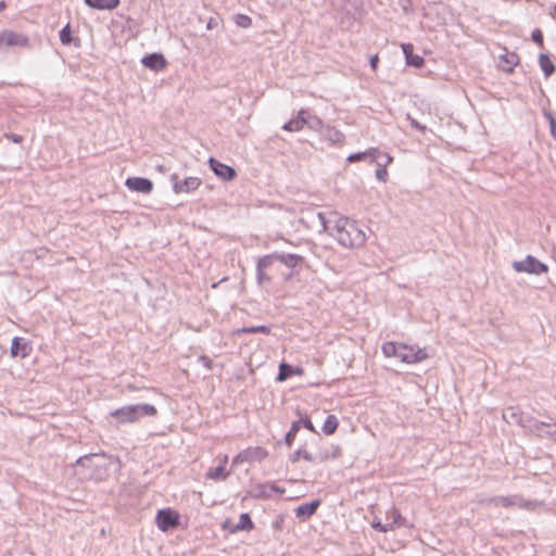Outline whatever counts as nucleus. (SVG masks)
<instances>
[{"mask_svg":"<svg viewBox=\"0 0 556 556\" xmlns=\"http://www.w3.org/2000/svg\"><path fill=\"white\" fill-rule=\"evenodd\" d=\"M60 40L63 45H70L72 42V35L70 25L64 26L60 31Z\"/></svg>","mask_w":556,"mask_h":556,"instance_id":"4c0bfd02","label":"nucleus"},{"mask_svg":"<svg viewBox=\"0 0 556 556\" xmlns=\"http://www.w3.org/2000/svg\"><path fill=\"white\" fill-rule=\"evenodd\" d=\"M543 113H544V116L547 118L549 124L553 123V122H556L554 115L552 114V112H549L547 110H544Z\"/></svg>","mask_w":556,"mask_h":556,"instance_id":"3c124183","label":"nucleus"},{"mask_svg":"<svg viewBox=\"0 0 556 556\" xmlns=\"http://www.w3.org/2000/svg\"><path fill=\"white\" fill-rule=\"evenodd\" d=\"M157 169L161 172V173H164L165 172V167L163 165H159L157 166Z\"/></svg>","mask_w":556,"mask_h":556,"instance_id":"6e6d98bb","label":"nucleus"},{"mask_svg":"<svg viewBox=\"0 0 556 556\" xmlns=\"http://www.w3.org/2000/svg\"><path fill=\"white\" fill-rule=\"evenodd\" d=\"M235 23L242 28H249L252 25V18L245 14H237L235 16Z\"/></svg>","mask_w":556,"mask_h":556,"instance_id":"72a5a7b5","label":"nucleus"},{"mask_svg":"<svg viewBox=\"0 0 556 556\" xmlns=\"http://www.w3.org/2000/svg\"><path fill=\"white\" fill-rule=\"evenodd\" d=\"M125 185L131 191L149 194L153 190V184L150 179L143 177H129Z\"/></svg>","mask_w":556,"mask_h":556,"instance_id":"1a4fd4ad","label":"nucleus"},{"mask_svg":"<svg viewBox=\"0 0 556 556\" xmlns=\"http://www.w3.org/2000/svg\"><path fill=\"white\" fill-rule=\"evenodd\" d=\"M85 3L91 9L112 11L121 4V0H85Z\"/></svg>","mask_w":556,"mask_h":556,"instance_id":"a211bd4d","label":"nucleus"},{"mask_svg":"<svg viewBox=\"0 0 556 556\" xmlns=\"http://www.w3.org/2000/svg\"><path fill=\"white\" fill-rule=\"evenodd\" d=\"M381 349L384 356L397 357L400 361L407 364L421 362L428 356L422 349L406 344H396L394 342H386Z\"/></svg>","mask_w":556,"mask_h":556,"instance_id":"7ed1b4c3","label":"nucleus"},{"mask_svg":"<svg viewBox=\"0 0 556 556\" xmlns=\"http://www.w3.org/2000/svg\"><path fill=\"white\" fill-rule=\"evenodd\" d=\"M29 346L28 344L18 337H14L12 339L10 353L12 357H26L29 354Z\"/></svg>","mask_w":556,"mask_h":556,"instance_id":"4468645a","label":"nucleus"},{"mask_svg":"<svg viewBox=\"0 0 556 556\" xmlns=\"http://www.w3.org/2000/svg\"><path fill=\"white\" fill-rule=\"evenodd\" d=\"M301 457H302L303 459L307 460V462H313V456H312L308 452H306V451H301V450H298V451H295V452L292 454V456H291V460H292L293 463H295V462H298Z\"/></svg>","mask_w":556,"mask_h":556,"instance_id":"58836bf2","label":"nucleus"},{"mask_svg":"<svg viewBox=\"0 0 556 556\" xmlns=\"http://www.w3.org/2000/svg\"><path fill=\"white\" fill-rule=\"evenodd\" d=\"M103 459V455L100 454H89L79 457L75 465L81 468H86L89 472L83 473L85 478L94 479L100 478L99 469L103 467V465L99 462Z\"/></svg>","mask_w":556,"mask_h":556,"instance_id":"39448f33","label":"nucleus"},{"mask_svg":"<svg viewBox=\"0 0 556 556\" xmlns=\"http://www.w3.org/2000/svg\"><path fill=\"white\" fill-rule=\"evenodd\" d=\"M309 129L312 130H316V131H319L320 134H323L326 125H324L323 121L320 118H318L317 116H312L309 113H308V116H306V124H305Z\"/></svg>","mask_w":556,"mask_h":556,"instance_id":"cd10ccee","label":"nucleus"},{"mask_svg":"<svg viewBox=\"0 0 556 556\" xmlns=\"http://www.w3.org/2000/svg\"><path fill=\"white\" fill-rule=\"evenodd\" d=\"M387 519H391V521H388L389 523H393V528L395 526H400L402 525L401 520H402V516L400 514V511L395 508H392L390 511L387 513Z\"/></svg>","mask_w":556,"mask_h":556,"instance_id":"f704fd0d","label":"nucleus"},{"mask_svg":"<svg viewBox=\"0 0 556 556\" xmlns=\"http://www.w3.org/2000/svg\"><path fill=\"white\" fill-rule=\"evenodd\" d=\"M306 116H308L307 110H300L296 117L290 119L283 125V129L287 131H299L303 129L306 124Z\"/></svg>","mask_w":556,"mask_h":556,"instance_id":"f8f14e48","label":"nucleus"},{"mask_svg":"<svg viewBox=\"0 0 556 556\" xmlns=\"http://www.w3.org/2000/svg\"><path fill=\"white\" fill-rule=\"evenodd\" d=\"M142 64L146 67L157 72L166 66V60L163 54L151 53L142 59Z\"/></svg>","mask_w":556,"mask_h":556,"instance_id":"ddd939ff","label":"nucleus"},{"mask_svg":"<svg viewBox=\"0 0 556 556\" xmlns=\"http://www.w3.org/2000/svg\"><path fill=\"white\" fill-rule=\"evenodd\" d=\"M253 522H252V519L251 517L249 516V514L247 513H243L240 515V520L239 522L235 526V528L232 529V532L235 531H241V530H252L253 529Z\"/></svg>","mask_w":556,"mask_h":556,"instance_id":"a878e982","label":"nucleus"},{"mask_svg":"<svg viewBox=\"0 0 556 556\" xmlns=\"http://www.w3.org/2000/svg\"><path fill=\"white\" fill-rule=\"evenodd\" d=\"M277 261L289 268H295L303 262V256L292 253H277Z\"/></svg>","mask_w":556,"mask_h":556,"instance_id":"412c9836","label":"nucleus"},{"mask_svg":"<svg viewBox=\"0 0 556 556\" xmlns=\"http://www.w3.org/2000/svg\"><path fill=\"white\" fill-rule=\"evenodd\" d=\"M199 362L207 369H212L213 362L210 357L206 355H201L199 357Z\"/></svg>","mask_w":556,"mask_h":556,"instance_id":"49530a36","label":"nucleus"},{"mask_svg":"<svg viewBox=\"0 0 556 556\" xmlns=\"http://www.w3.org/2000/svg\"><path fill=\"white\" fill-rule=\"evenodd\" d=\"M551 134L556 139V122L549 124Z\"/></svg>","mask_w":556,"mask_h":556,"instance_id":"603ef678","label":"nucleus"},{"mask_svg":"<svg viewBox=\"0 0 556 556\" xmlns=\"http://www.w3.org/2000/svg\"><path fill=\"white\" fill-rule=\"evenodd\" d=\"M402 50L405 55L406 64L414 67H420L424 64V59L420 55L414 54V46L412 43H403Z\"/></svg>","mask_w":556,"mask_h":556,"instance_id":"2eb2a0df","label":"nucleus"},{"mask_svg":"<svg viewBox=\"0 0 556 556\" xmlns=\"http://www.w3.org/2000/svg\"><path fill=\"white\" fill-rule=\"evenodd\" d=\"M321 136L332 144L342 146L345 141L344 134L329 125H326Z\"/></svg>","mask_w":556,"mask_h":556,"instance_id":"dca6fc26","label":"nucleus"},{"mask_svg":"<svg viewBox=\"0 0 556 556\" xmlns=\"http://www.w3.org/2000/svg\"><path fill=\"white\" fill-rule=\"evenodd\" d=\"M227 477L228 473L225 472V467H223V465L210 468L206 472V478L212 480H225Z\"/></svg>","mask_w":556,"mask_h":556,"instance_id":"bb28decb","label":"nucleus"},{"mask_svg":"<svg viewBox=\"0 0 556 556\" xmlns=\"http://www.w3.org/2000/svg\"><path fill=\"white\" fill-rule=\"evenodd\" d=\"M500 67L503 71L510 73L513 72L514 67L518 64L519 56L515 52L506 51L504 54L500 56Z\"/></svg>","mask_w":556,"mask_h":556,"instance_id":"f3484780","label":"nucleus"},{"mask_svg":"<svg viewBox=\"0 0 556 556\" xmlns=\"http://www.w3.org/2000/svg\"><path fill=\"white\" fill-rule=\"evenodd\" d=\"M27 37L21 34L11 30H3L0 33V49L10 47H24L27 45Z\"/></svg>","mask_w":556,"mask_h":556,"instance_id":"6e6552de","label":"nucleus"},{"mask_svg":"<svg viewBox=\"0 0 556 556\" xmlns=\"http://www.w3.org/2000/svg\"><path fill=\"white\" fill-rule=\"evenodd\" d=\"M292 374V367L288 364L282 363L279 367L278 380L283 381Z\"/></svg>","mask_w":556,"mask_h":556,"instance_id":"e433bc0d","label":"nucleus"},{"mask_svg":"<svg viewBox=\"0 0 556 556\" xmlns=\"http://www.w3.org/2000/svg\"><path fill=\"white\" fill-rule=\"evenodd\" d=\"M7 8V4L4 1H0V12L3 11Z\"/></svg>","mask_w":556,"mask_h":556,"instance_id":"5fc2aeb1","label":"nucleus"},{"mask_svg":"<svg viewBox=\"0 0 556 556\" xmlns=\"http://www.w3.org/2000/svg\"><path fill=\"white\" fill-rule=\"evenodd\" d=\"M371 526H372V528H375L381 532H388V531L393 530V523H389V522L382 523L381 521L374 520Z\"/></svg>","mask_w":556,"mask_h":556,"instance_id":"ea45409f","label":"nucleus"},{"mask_svg":"<svg viewBox=\"0 0 556 556\" xmlns=\"http://www.w3.org/2000/svg\"><path fill=\"white\" fill-rule=\"evenodd\" d=\"M227 462H228L227 455H223L219 457V465H223V467H226Z\"/></svg>","mask_w":556,"mask_h":556,"instance_id":"864d4df0","label":"nucleus"},{"mask_svg":"<svg viewBox=\"0 0 556 556\" xmlns=\"http://www.w3.org/2000/svg\"><path fill=\"white\" fill-rule=\"evenodd\" d=\"M258 496L268 497L270 495V492H277V493H283V490L279 489L275 484L267 483V484H261L257 486Z\"/></svg>","mask_w":556,"mask_h":556,"instance_id":"c85d7f7f","label":"nucleus"},{"mask_svg":"<svg viewBox=\"0 0 556 556\" xmlns=\"http://www.w3.org/2000/svg\"><path fill=\"white\" fill-rule=\"evenodd\" d=\"M256 280L258 286H265L271 281L265 269L256 267Z\"/></svg>","mask_w":556,"mask_h":556,"instance_id":"c9c22d12","label":"nucleus"},{"mask_svg":"<svg viewBox=\"0 0 556 556\" xmlns=\"http://www.w3.org/2000/svg\"><path fill=\"white\" fill-rule=\"evenodd\" d=\"M367 156H369V150H367L365 152H357V153L350 154L346 160L350 163H354V162L362 161V160L366 159Z\"/></svg>","mask_w":556,"mask_h":556,"instance_id":"a19ab883","label":"nucleus"},{"mask_svg":"<svg viewBox=\"0 0 556 556\" xmlns=\"http://www.w3.org/2000/svg\"><path fill=\"white\" fill-rule=\"evenodd\" d=\"M339 421L334 415H328L323 425V432L327 435L333 434L338 428Z\"/></svg>","mask_w":556,"mask_h":556,"instance_id":"393cba45","label":"nucleus"},{"mask_svg":"<svg viewBox=\"0 0 556 556\" xmlns=\"http://www.w3.org/2000/svg\"><path fill=\"white\" fill-rule=\"evenodd\" d=\"M318 218L324 230L334 237L342 247L359 248L365 243V232L348 217L331 213L326 218L323 213H318Z\"/></svg>","mask_w":556,"mask_h":556,"instance_id":"f257e3e1","label":"nucleus"},{"mask_svg":"<svg viewBox=\"0 0 556 556\" xmlns=\"http://www.w3.org/2000/svg\"><path fill=\"white\" fill-rule=\"evenodd\" d=\"M319 506V501L315 500L309 503H304L295 508V516L298 518H308L315 514Z\"/></svg>","mask_w":556,"mask_h":556,"instance_id":"aec40b11","label":"nucleus"},{"mask_svg":"<svg viewBox=\"0 0 556 556\" xmlns=\"http://www.w3.org/2000/svg\"><path fill=\"white\" fill-rule=\"evenodd\" d=\"M513 268L516 273H528L533 275H541L547 273L548 267L540 262L532 255H527L522 261H515Z\"/></svg>","mask_w":556,"mask_h":556,"instance_id":"20e7f679","label":"nucleus"},{"mask_svg":"<svg viewBox=\"0 0 556 556\" xmlns=\"http://www.w3.org/2000/svg\"><path fill=\"white\" fill-rule=\"evenodd\" d=\"M238 332H242V333L262 332V333L268 334L270 332V329L267 326L261 325V326H253V327H243L240 330H238Z\"/></svg>","mask_w":556,"mask_h":556,"instance_id":"2f4dec72","label":"nucleus"},{"mask_svg":"<svg viewBox=\"0 0 556 556\" xmlns=\"http://www.w3.org/2000/svg\"><path fill=\"white\" fill-rule=\"evenodd\" d=\"M511 500H513V507H518L521 509L536 510L538 508H540L542 506V503L539 501L525 500L519 495H513Z\"/></svg>","mask_w":556,"mask_h":556,"instance_id":"4be33fe9","label":"nucleus"},{"mask_svg":"<svg viewBox=\"0 0 556 556\" xmlns=\"http://www.w3.org/2000/svg\"><path fill=\"white\" fill-rule=\"evenodd\" d=\"M275 261H277V253L264 255L258 258L256 267L266 270L274 264Z\"/></svg>","mask_w":556,"mask_h":556,"instance_id":"7c9ffc66","label":"nucleus"},{"mask_svg":"<svg viewBox=\"0 0 556 556\" xmlns=\"http://www.w3.org/2000/svg\"><path fill=\"white\" fill-rule=\"evenodd\" d=\"M170 179L174 181L173 190L175 193H189L201 186V179L199 177H187L184 180L178 181V175L173 174Z\"/></svg>","mask_w":556,"mask_h":556,"instance_id":"0eeeda50","label":"nucleus"},{"mask_svg":"<svg viewBox=\"0 0 556 556\" xmlns=\"http://www.w3.org/2000/svg\"><path fill=\"white\" fill-rule=\"evenodd\" d=\"M369 157L371 162L382 166H388L393 161V157L389 153L382 152L377 148L369 149Z\"/></svg>","mask_w":556,"mask_h":556,"instance_id":"6ab92c4d","label":"nucleus"},{"mask_svg":"<svg viewBox=\"0 0 556 556\" xmlns=\"http://www.w3.org/2000/svg\"><path fill=\"white\" fill-rule=\"evenodd\" d=\"M4 137L9 140H11L14 143H21L23 141V137L16 134H4Z\"/></svg>","mask_w":556,"mask_h":556,"instance_id":"de8ad7c7","label":"nucleus"},{"mask_svg":"<svg viewBox=\"0 0 556 556\" xmlns=\"http://www.w3.org/2000/svg\"><path fill=\"white\" fill-rule=\"evenodd\" d=\"M219 22L220 20L218 17H210L206 24V29L211 30L217 28L219 26Z\"/></svg>","mask_w":556,"mask_h":556,"instance_id":"a18cd8bd","label":"nucleus"},{"mask_svg":"<svg viewBox=\"0 0 556 556\" xmlns=\"http://www.w3.org/2000/svg\"><path fill=\"white\" fill-rule=\"evenodd\" d=\"M210 166L215 175L225 181H230L236 177V172L232 167L223 164L213 157L210 159Z\"/></svg>","mask_w":556,"mask_h":556,"instance_id":"9b49d317","label":"nucleus"},{"mask_svg":"<svg viewBox=\"0 0 556 556\" xmlns=\"http://www.w3.org/2000/svg\"><path fill=\"white\" fill-rule=\"evenodd\" d=\"M407 119L409 121L412 127H414L418 130H425V127L421 126L416 119L410 117V115H407Z\"/></svg>","mask_w":556,"mask_h":556,"instance_id":"09e8293b","label":"nucleus"},{"mask_svg":"<svg viewBox=\"0 0 556 556\" xmlns=\"http://www.w3.org/2000/svg\"><path fill=\"white\" fill-rule=\"evenodd\" d=\"M267 455V452L262 447L247 448L240 452L232 460L233 465L241 464L244 462H252L255 459H263Z\"/></svg>","mask_w":556,"mask_h":556,"instance_id":"9d476101","label":"nucleus"},{"mask_svg":"<svg viewBox=\"0 0 556 556\" xmlns=\"http://www.w3.org/2000/svg\"><path fill=\"white\" fill-rule=\"evenodd\" d=\"M300 430V421H293L290 430L286 434V443L288 446H291L294 438L296 437L298 431Z\"/></svg>","mask_w":556,"mask_h":556,"instance_id":"473e14b6","label":"nucleus"},{"mask_svg":"<svg viewBox=\"0 0 556 556\" xmlns=\"http://www.w3.org/2000/svg\"><path fill=\"white\" fill-rule=\"evenodd\" d=\"M488 504L492 505L494 507H504V508H511L513 507V500L511 496H493L488 500Z\"/></svg>","mask_w":556,"mask_h":556,"instance_id":"b1692460","label":"nucleus"},{"mask_svg":"<svg viewBox=\"0 0 556 556\" xmlns=\"http://www.w3.org/2000/svg\"><path fill=\"white\" fill-rule=\"evenodd\" d=\"M532 40L540 46L543 45V34L540 29H534L532 31Z\"/></svg>","mask_w":556,"mask_h":556,"instance_id":"c03bdc74","label":"nucleus"},{"mask_svg":"<svg viewBox=\"0 0 556 556\" xmlns=\"http://www.w3.org/2000/svg\"><path fill=\"white\" fill-rule=\"evenodd\" d=\"M378 62H379L378 55H374L370 58V66L374 71L377 70Z\"/></svg>","mask_w":556,"mask_h":556,"instance_id":"8fccbe9b","label":"nucleus"},{"mask_svg":"<svg viewBox=\"0 0 556 556\" xmlns=\"http://www.w3.org/2000/svg\"><path fill=\"white\" fill-rule=\"evenodd\" d=\"M502 418L507 424L521 425V416L516 407L510 406L505 408L502 414Z\"/></svg>","mask_w":556,"mask_h":556,"instance_id":"5701e85b","label":"nucleus"},{"mask_svg":"<svg viewBox=\"0 0 556 556\" xmlns=\"http://www.w3.org/2000/svg\"><path fill=\"white\" fill-rule=\"evenodd\" d=\"M539 62L545 76H549L554 72V65L546 54H540Z\"/></svg>","mask_w":556,"mask_h":556,"instance_id":"c756f323","label":"nucleus"},{"mask_svg":"<svg viewBox=\"0 0 556 556\" xmlns=\"http://www.w3.org/2000/svg\"><path fill=\"white\" fill-rule=\"evenodd\" d=\"M300 415V425L302 424L306 429H308L309 431L312 432H315V428H314V425L312 424L311 419L305 415V416H302L301 413H299Z\"/></svg>","mask_w":556,"mask_h":556,"instance_id":"37998d69","label":"nucleus"},{"mask_svg":"<svg viewBox=\"0 0 556 556\" xmlns=\"http://www.w3.org/2000/svg\"><path fill=\"white\" fill-rule=\"evenodd\" d=\"M179 517L177 511L170 508H163L157 511L155 523L161 531L166 532L179 525Z\"/></svg>","mask_w":556,"mask_h":556,"instance_id":"423d86ee","label":"nucleus"},{"mask_svg":"<svg viewBox=\"0 0 556 556\" xmlns=\"http://www.w3.org/2000/svg\"><path fill=\"white\" fill-rule=\"evenodd\" d=\"M157 409L151 404H132L114 409L110 413V418L114 420L116 426L122 424H132L142 417L156 416Z\"/></svg>","mask_w":556,"mask_h":556,"instance_id":"f03ea898","label":"nucleus"},{"mask_svg":"<svg viewBox=\"0 0 556 556\" xmlns=\"http://www.w3.org/2000/svg\"><path fill=\"white\" fill-rule=\"evenodd\" d=\"M378 168L376 169V177L378 180L386 182L388 179V166L377 165Z\"/></svg>","mask_w":556,"mask_h":556,"instance_id":"79ce46f5","label":"nucleus"}]
</instances>
